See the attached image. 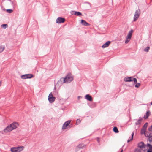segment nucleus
<instances>
[{
	"mask_svg": "<svg viewBox=\"0 0 152 152\" xmlns=\"http://www.w3.org/2000/svg\"><path fill=\"white\" fill-rule=\"evenodd\" d=\"M19 125V124L18 122H14L7 126L4 129V131L5 133L10 132L18 127Z\"/></svg>",
	"mask_w": 152,
	"mask_h": 152,
	"instance_id": "obj_1",
	"label": "nucleus"
},
{
	"mask_svg": "<svg viewBox=\"0 0 152 152\" xmlns=\"http://www.w3.org/2000/svg\"><path fill=\"white\" fill-rule=\"evenodd\" d=\"M23 146L12 147L10 149L11 152H21L24 149Z\"/></svg>",
	"mask_w": 152,
	"mask_h": 152,
	"instance_id": "obj_2",
	"label": "nucleus"
},
{
	"mask_svg": "<svg viewBox=\"0 0 152 152\" xmlns=\"http://www.w3.org/2000/svg\"><path fill=\"white\" fill-rule=\"evenodd\" d=\"M133 31L132 30H131L129 32L125 41V43L126 44L127 43L130 41L133 33Z\"/></svg>",
	"mask_w": 152,
	"mask_h": 152,
	"instance_id": "obj_3",
	"label": "nucleus"
},
{
	"mask_svg": "<svg viewBox=\"0 0 152 152\" xmlns=\"http://www.w3.org/2000/svg\"><path fill=\"white\" fill-rule=\"evenodd\" d=\"M74 78V75L71 73H69L67 74V83H70L72 81Z\"/></svg>",
	"mask_w": 152,
	"mask_h": 152,
	"instance_id": "obj_4",
	"label": "nucleus"
},
{
	"mask_svg": "<svg viewBox=\"0 0 152 152\" xmlns=\"http://www.w3.org/2000/svg\"><path fill=\"white\" fill-rule=\"evenodd\" d=\"M66 81V77H62L61 78L60 80H59L57 83V85L58 86H61L63 83H65Z\"/></svg>",
	"mask_w": 152,
	"mask_h": 152,
	"instance_id": "obj_5",
	"label": "nucleus"
},
{
	"mask_svg": "<svg viewBox=\"0 0 152 152\" xmlns=\"http://www.w3.org/2000/svg\"><path fill=\"white\" fill-rule=\"evenodd\" d=\"M124 80L125 82H130L134 81V83H137V79L135 78H133L132 77H126L124 78Z\"/></svg>",
	"mask_w": 152,
	"mask_h": 152,
	"instance_id": "obj_6",
	"label": "nucleus"
},
{
	"mask_svg": "<svg viewBox=\"0 0 152 152\" xmlns=\"http://www.w3.org/2000/svg\"><path fill=\"white\" fill-rule=\"evenodd\" d=\"M140 11L139 10H136L134 17V21L135 22L138 19L140 14Z\"/></svg>",
	"mask_w": 152,
	"mask_h": 152,
	"instance_id": "obj_7",
	"label": "nucleus"
},
{
	"mask_svg": "<svg viewBox=\"0 0 152 152\" xmlns=\"http://www.w3.org/2000/svg\"><path fill=\"white\" fill-rule=\"evenodd\" d=\"M48 99L50 103H52L55 100V98L53 96L52 92H51L49 94Z\"/></svg>",
	"mask_w": 152,
	"mask_h": 152,
	"instance_id": "obj_8",
	"label": "nucleus"
},
{
	"mask_svg": "<svg viewBox=\"0 0 152 152\" xmlns=\"http://www.w3.org/2000/svg\"><path fill=\"white\" fill-rule=\"evenodd\" d=\"M65 20L64 18L61 17H59L56 20V23H62L64 22Z\"/></svg>",
	"mask_w": 152,
	"mask_h": 152,
	"instance_id": "obj_9",
	"label": "nucleus"
},
{
	"mask_svg": "<svg viewBox=\"0 0 152 152\" xmlns=\"http://www.w3.org/2000/svg\"><path fill=\"white\" fill-rule=\"evenodd\" d=\"M81 23L83 25L85 26H89L90 24L88 23H87L85 20H81Z\"/></svg>",
	"mask_w": 152,
	"mask_h": 152,
	"instance_id": "obj_10",
	"label": "nucleus"
},
{
	"mask_svg": "<svg viewBox=\"0 0 152 152\" xmlns=\"http://www.w3.org/2000/svg\"><path fill=\"white\" fill-rule=\"evenodd\" d=\"M110 42L108 41L107 42L105 43L102 46V48L107 47L110 45Z\"/></svg>",
	"mask_w": 152,
	"mask_h": 152,
	"instance_id": "obj_11",
	"label": "nucleus"
},
{
	"mask_svg": "<svg viewBox=\"0 0 152 152\" xmlns=\"http://www.w3.org/2000/svg\"><path fill=\"white\" fill-rule=\"evenodd\" d=\"M138 146L141 149H142L145 148V145L142 142H141L139 143Z\"/></svg>",
	"mask_w": 152,
	"mask_h": 152,
	"instance_id": "obj_12",
	"label": "nucleus"
},
{
	"mask_svg": "<svg viewBox=\"0 0 152 152\" xmlns=\"http://www.w3.org/2000/svg\"><path fill=\"white\" fill-rule=\"evenodd\" d=\"M86 98L87 100L91 101H92V99L91 96L89 94H87L86 96Z\"/></svg>",
	"mask_w": 152,
	"mask_h": 152,
	"instance_id": "obj_13",
	"label": "nucleus"
},
{
	"mask_svg": "<svg viewBox=\"0 0 152 152\" xmlns=\"http://www.w3.org/2000/svg\"><path fill=\"white\" fill-rule=\"evenodd\" d=\"M147 147L149 148L147 151V152H152V145L149 144H148Z\"/></svg>",
	"mask_w": 152,
	"mask_h": 152,
	"instance_id": "obj_14",
	"label": "nucleus"
},
{
	"mask_svg": "<svg viewBox=\"0 0 152 152\" xmlns=\"http://www.w3.org/2000/svg\"><path fill=\"white\" fill-rule=\"evenodd\" d=\"M84 146V145L83 144H80L78 145L76 148L77 151H78L79 149L82 148Z\"/></svg>",
	"mask_w": 152,
	"mask_h": 152,
	"instance_id": "obj_15",
	"label": "nucleus"
},
{
	"mask_svg": "<svg viewBox=\"0 0 152 152\" xmlns=\"http://www.w3.org/2000/svg\"><path fill=\"white\" fill-rule=\"evenodd\" d=\"M150 115V112L149 111H147L146 113V115H145L144 118L145 119H146L148 118V116H149Z\"/></svg>",
	"mask_w": 152,
	"mask_h": 152,
	"instance_id": "obj_16",
	"label": "nucleus"
},
{
	"mask_svg": "<svg viewBox=\"0 0 152 152\" xmlns=\"http://www.w3.org/2000/svg\"><path fill=\"white\" fill-rule=\"evenodd\" d=\"M142 120V118H140L137 121V122L136 123V125H139L141 124V121Z\"/></svg>",
	"mask_w": 152,
	"mask_h": 152,
	"instance_id": "obj_17",
	"label": "nucleus"
},
{
	"mask_svg": "<svg viewBox=\"0 0 152 152\" xmlns=\"http://www.w3.org/2000/svg\"><path fill=\"white\" fill-rule=\"evenodd\" d=\"M74 14L75 15H77V16H80L82 15V14L80 12H77V11H75L74 12Z\"/></svg>",
	"mask_w": 152,
	"mask_h": 152,
	"instance_id": "obj_18",
	"label": "nucleus"
},
{
	"mask_svg": "<svg viewBox=\"0 0 152 152\" xmlns=\"http://www.w3.org/2000/svg\"><path fill=\"white\" fill-rule=\"evenodd\" d=\"M27 79H30L34 77L33 75L32 74H26Z\"/></svg>",
	"mask_w": 152,
	"mask_h": 152,
	"instance_id": "obj_19",
	"label": "nucleus"
},
{
	"mask_svg": "<svg viewBox=\"0 0 152 152\" xmlns=\"http://www.w3.org/2000/svg\"><path fill=\"white\" fill-rule=\"evenodd\" d=\"M134 132H132V137L131 138H129L127 141L128 142H129L130 141L132 140L133 138V136L134 135Z\"/></svg>",
	"mask_w": 152,
	"mask_h": 152,
	"instance_id": "obj_20",
	"label": "nucleus"
},
{
	"mask_svg": "<svg viewBox=\"0 0 152 152\" xmlns=\"http://www.w3.org/2000/svg\"><path fill=\"white\" fill-rule=\"evenodd\" d=\"M66 122H65L64 124H63L62 127V129H66Z\"/></svg>",
	"mask_w": 152,
	"mask_h": 152,
	"instance_id": "obj_21",
	"label": "nucleus"
},
{
	"mask_svg": "<svg viewBox=\"0 0 152 152\" xmlns=\"http://www.w3.org/2000/svg\"><path fill=\"white\" fill-rule=\"evenodd\" d=\"M113 130L116 133H118L119 132L117 128L116 127H114L113 128Z\"/></svg>",
	"mask_w": 152,
	"mask_h": 152,
	"instance_id": "obj_22",
	"label": "nucleus"
},
{
	"mask_svg": "<svg viewBox=\"0 0 152 152\" xmlns=\"http://www.w3.org/2000/svg\"><path fill=\"white\" fill-rule=\"evenodd\" d=\"M21 77L22 79H27V75H26V74L22 75L21 76Z\"/></svg>",
	"mask_w": 152,
	"mask_h": 152,
	"instance_id": "obj_23",
	"label": "nucleus"
},
{
	"mask_svg": "<svg viewBox=\"0 0 152 152\" xmlns=\"http://www.w3.org/2000/svg\"><path fill=\"white\" fill-rule=\"evenodd\" d=\"M8 26L7 24H3L1 25V27L2 28L5 29Z\"/></svg>",
	"mask_w": 152,
	"mask_h": 152,
	"instance_id": "obj_24",
	"label": "nucleus"
},
{
	"mask_svg": "<svg viewBox=\"0 0 152 152\" xmlns=\"http://www.w3.org/2000/svg\"><path fill=\"white\" fill-rule=\"evenodd\" d=\"M4 49V46L0 47V53L2 52Z\"/></svg>",
	"mask_w": 152,
	"mask_h": 152,
	"instance_id": "obj_25",
	"label": "nucleus"
},
{
	"mask_svg": "<svg viewBox=\"0 0 152 152\" xmlns=\"http://www.w3.org/2000/svg\"><path fill=\"white\" fill-rule=\"evenodd\" d=\"M145 130H146V129H145L142 128V129L141 130V133L142 134H143L145 133Z\"/></svg>",
	"mask_w": 152,
	"mask_h": 152,
	"instance_id": "obj_26",
	"label": "nucleus"
},
{
	"mask_svg": "<svg viewBox=\"0 0 152 152\" xmlns=\"http://www.w3.org/2000/svg\"><path fill=\"white\" fill-rule=\"evenodd\" d=\"M71 122V121H67V128L70 127V126L69 125V124H70Z\"/></svg>",
	"mask_w": 152,
	"mask_h": 152,
	"instance_id": "obj_27",
	"label": "nucleus"
},
{
	"mask_svg": "<svg viewBox=\"0 0 152 152\" xmlns=\"http://www.w3.org/2000/svg\"><path fill=\"white\" fill-rule=\"evenodd\" d=\"M148 126V123H145L143 126V128L145 129H146V128H147Z\"/></svg>",
	"mask_w": 152,
	"mask_h": 152,
	"instance_id": "obj_28",
	"label": "nucleus"
},
{
	"mask_svg": "<svg viewBox=\"0 0 152 152\" xmlns=\"http://www.w3.org/2000/svg\"><path fill=\"white\" fill-rule=\"evenodd\" d=\"M7 12L9 13H11L12 12L13 10H6Z\"/></svg>",
	"mask_w": 152,
	"mask_h": 152,
	"instance_id": "obj_29",
	"label": "nucleus"
},
{
	"mask_svg": "<svg viewBox=\"0 0 152 152\" xmlns=\"http://www.w3.org/2000/svg\"><path fill=\"white\" fill-rule=\"evenodd\" d=\"M149 49H150V47H147L146 48H145L144 50L145 51L147 52L148 51V50H149Z\"/></svg>",
	"mask_w": 152,
	"mask_h": 152,
	"instance_id": "obj_30",
	"label": "nucleus"
},
{
	"mask_svg": "<svg viewBox=\"0 0 152 152\" xmlns=\"http://www.w3.org/2000/svg\"><path fill=\"white\" fill-rule=\"evenodd\" d=\"M80 121L79 119H77V120L76 124H78L80 123Z\"/></svg>",
	"mask_w": 152,
	"mask_h": 152,
	"instance_id": "obj_31",
	"label": "nucleus"
},
{
	"mask_svg": "<svg viewBox=\"0 0 152 152\" xmlns=\"http://www.w3.org/2000/svg\"><path fill=\"white\" fill-rule=\"evenodd\" d=\"M140 84L139 83H137L136 84L135 86L136 87L138 88L140 86Z\"/></svg>",
	"mask_w": 152,
	"mask_h": 152,
	"instance_id": "obj_32",
	"label": "nucleus"
},
{
	"mask_svg": "<svg viewBox=\"0 0 152 152\" xmlns=\"http://www.w3.org/2000/svg\"><path fill=\"white\" fill-rule=\"evenodd\" d=\"M148 130L150 131H152V125L150 128H149Z\"/></svg>",
	"mask_w": 152,
	"mask_h": 152,
	"instance_id": "obj_33",
	"label": "nucleus"
},
{
	"mask_svg": "<svg viewBox=\"0 0 152 152\" xmlns=\"http://www.w3.org/2000/svg\"><path fill=\"white\" fill-rule=\"evenodd\" d=\"M1 81H0V86H1Z\"/></svg>",
	"mask_w": 152,
	"mask_h": 152,
	"instance_id": "obj_34",
	"label": "nucleus"
},
{
	"mask_svg": "<svg viewBox=\"0 0 152 152\" xmlns=\"http://www.w3.org/2000/svg\"><path fill=\"white\" fill-rule=\"evenodd\" d=\"M97 141L98 142H99V139H97Z\"/></svg>",
	"mask_w": 152,
	"mask_h": 152,
	"instance_id": "obj_35",
	"label": "nucleus"
},
{
	"mask_svg": "<svg viewBox=\"0 0 152 152\" xmlns=\"http://www.w3.org/2000/svg\"><path fill=\"white\" fill-rule=\"evenodd\" d=\"M123 149H122V150H121V152H123Z\"/></svg>",
	"mask_w": 152,
	"mask_h": 152,
	"instance_id": "obj_36",
	"label": "nucleus"
},
{
	"mask_svg": "<svg viewBox=\"0 0 152 152\" xmlns=\"http://www.w3.org/2000/svg\"><path fill=\"white\" fill-rule=\"evenodd\" d=\"M151 104L152 105V102H151Z\"/></svg>",
	"mask_w": 152,
	"mask_h": 152,
	"instance_id": "obj_37",
	"label": "nucleus"
}]
</instances>
